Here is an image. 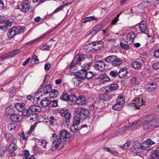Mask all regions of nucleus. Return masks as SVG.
Instances as JSON below:
<instances>
[{"instance_id":"nucleus-1","label":"nucleus","mask_w":159,"mask_h":159,"mask_svg":"<svg viewBox=\"0 0 159 159\" xmlns=\"http://www.w3.org/2000/svg\"><path fill=\"white\" fill-rule=\"evenodd\" d=\"M89 112L88 110L85 108L79 107L75 109V112L74 114V116L73 119L77 120L78 122L79 123L80 119H86L89 116Z\"/></svg>"},{"instance_id":"nucleus-2","label":"nucleus","mask_w":159,"mask_h":159,"mask_svg":"<svg viewBox=\"0 0 159 159\" xmlns=\"http://www.w3.org/2000/svg\"><path fill=\"white\" fill-rule=\"evenodd\" d=\"M143 14L141 16L142 19L141 21L139 24L136 25L135 26V31L137 33L146 34L147 31V25L146 24V16Z\"/></svg>"},{"instance_id":"nucleus-3","label":"nucleus","mask_w":159,"mask_h":159,"mask_svg":"<svg viewBox=\"0 0 159 159\" xmlns=\"http://www.w3.org/2000/svg\"><path fill=\"white\" fill-rule=\"evenodd\" d=\"M88 58L91 59L92 58L91 55L89 54L87 55V56H85L83 54L77 55L71 63L70 67H75L76 65L80 66L81 62L86 59H88Z\"/></svg>"},{"instance_id":"nucleus-4","label":"nucleus","mask_w":159,"mask_h":159,"mask_svg":"<svg viewBox=\"0 0 159 159\" xmlns=\"http://www.w3.org/2000/svg\"><path fill=\"white\" fill-rule=\"evenodd\" d=\"M25 29L24 27L19 26H13L9 30L7 35L9 38L12 39L16 35L23 33Z\"/></svg>"},{"instance_id":"nucleus-5","label":"nucleus","mask_w":159,"mask_h":159,"mask_svg":"<svg viewBox=\"0 0 159 159\" xmlns=\"http://www.w3.org/2000/svg\"><path fill=\"white\" fill-rule=\"evenodd\" d=\"M125 100L123 95H120L117 98L116 103L112 106V109L115 111L120 110L125 105Z\"/></svg>"},{"instance_id":"nucleus-6","label":"nucleus","mask_w":159,"mask_h":159,"mask_svg":"<svg viewBox=\"0 0 159 159\" xmlns=\"http://www.w3.org/2000/svg\"><path fill=\"white\" fill-rule=\"evenodd\" d=\"M59 138L57 140L60 142H65L67 139L69 140L70 137V135L69 133L66 130H61L59 132Z\"/></svg>"},{"instance_id":"nucleus-7","label":"nucleus","mask_w":159,"mask_h":159,"mask_svg":"<svg viewBox=\"0 0 159 159\" xmlns=\"http://www.w3.org/2000/svg\"><path fill=\"white\" fill-rule=\"evenodd\" d=\"M157 126L156 121L153 120L150 121H145L143 122V127L144 130H148L153 129Z\"/></svg>"},{"instance_id":"nucleus-8","label":"nucleus","mask_w":159,"mask_h":159,"mask_svg":"<svg viewBox=\"0 0 159 159\" xmlns=\"http://www.w3.org/2000/svg\"><path fill=\"white\" fill-rule=\"evenodd\" d=\"M115 94H111L108 95L107 94H102L99 95L98 102L100 103H104L110 101Z\"/></svg>"},{"instance_id":"nucleus-9","label":"nucleus","mask_w":159,"mask_h":159,"mask_svg":"<svg viewBox=\"0 0 159 159\" xmlns=\"http://www.w3.org/2000/svg\"><path fill=\"white\" fill-rule=\"evenodd\" d=\"M30 2L27 0H25L21 3L19 8L22 12L26 13L30 10Z\"/></svg>"},{"instance_id":"nucleus-10","label":"nucleus","mask_w":159,"mask_h":159,"mask_svg":"<svg viewBox=\"0 0 159 159\" xmlns=\"http://www.w3.org/2000/svg\"><path fill=\"white\" fill-rule=\"evenodd\" d=\"M142 102V99H141L138 98L134 100L132 103L129 104L128 106L129 107H134V109H139L140 107L144 105Z\"/></svg>"},{"instance_id":"nucleus-11","label":"nucleus","mask_w":159,"mask_h":159,"mask_svg":"<svg viewBox=\"0 0 159 159\" xmlns=\"http://www.w3.org/2000/svg\"><path fill=\"white\" fill-rule=\"evenodd\" d=\"M16 143V139H13L12 141L9 144L8 148V152L9 154H12L17 149L18 147Z\"/></svg>"},{"instance_id":"nucleus-12","label":"nucleus","mask_w":159,"mask_h":159,"mask_svg":"<svg viewBox=\"0 0 159 159\" xmlns=\"http://www.w3.org/2000/svg\"><path fill=\"white\" fill-rule=\"evenodd\" d=\"M20 50L19 49H16L7 52L0 57L2 60H4L7 58L11 57L20 53Z\"/></svg>"},{"instance_id":"nucleus-13","label":"nucleus","mask_w":159,"mask_h":159,"mask_svg":"<svg viewBox=\"0 0 159 159\" xmlns=\"http://www.w3.org/2000/svg\"><path fill=\"white\" fill-rule=\"evenodd\" d=\"M106 64L102 60L96 61L94 65V68L101 71H102L105 69Z\"/></svg>"},{"instance_id":"nucleus-14","label":"nucleus","mask_w":159,"mask_h":159,"mask_svg":"<svg viewBox=\"0 0 159 159\" xmlns=\"http://www.w3.org/2000/svg\"><path fill=\"white\" fill-rule=\"evenodd\" d=\"M103 44V41L101 40L92 42V46L93 47L92 48L93 49L96 51L101 49L104 47Z\"/></svg>"},{"instance_id":"nucleus-15","label":"nucleus","mask_w":159,"mask_h":159,"mask_svg":"<svg viewBox=\"0 0 159 159\" xmlns=\"http://www.w3.org/2000/svg\"><path fill=\"white\" fill-rule=\"evenodd\" d=\"M104 26L102 24H99L94 27L93 30H90L88 35L91 34L93 35L95 34L101 30L104 27Z\"/></svg>"},{"instance_id":"nucleus-16","label":"nucleus","mask_w":159,"mask_h":159,"mask_svg":"<svg viewBox=\"0 0 159 159\" xmlns=\"http://www.w3.org/2000/svg\"><path fill=\"white\" fill-rule=\"evenodd\" d=\"M155 144V142L152 140L150 139H147L144 141L142 144V149L146 150L147 148H148L152 145Z\"/></svg>"},{"instance_id":"nucleus-17","label":"nucleus","mask_w":159,"mask_h":159,"mask_svg":"<svg viewBox=\"0 0 159 159\" xmlns=\"http://www.w3.org/2000/svg\"><path fill=\"white\" fill-rule=\"evenodd\" d=\"M80 123V121H79V123L77 120H76L75 119L73 118V124L70 127L71 131L73 133L76 132L79 129L78 125H79Z\"/></svg>"},{"instance_id":"nucleus-18","label":"nucleus","mask_w":159,"mask_h":159,"mask_svg":"<svg viewBox=\"0 0 159 159\" xmlns=\"http://www.w3.org/2000/svg\"><path fill=\"white\" fill-rule=\"evenodd\" d=\"M65 119L63 120V123H65V125H68L70 122V120L71 118V113L69 111L66 112L65 114L63 116Z\"/></svg>"},{"instance_id":"nucleus-19","label":"nucleus","mask_w":159,"mask_h":159,"mask_svg":"<svg viewBox=\"0 0 159 159\" xmlns=\"http://www.w3.org/2000/svg\"><path fill=\"white\" fill-rule=\"evenodd\" d=\"M149 157V159H159V149L152 150Z\"/></svg>"},{"instance_id":"nucleus-20","label":"nucleus","mask_w":159,"mask_h":159,"mask_svg":"<svg viewBox=\"0 0 159 159\" xmlns=\"http://www.w3.org/2000/svg\"><path fill=\"white\" fill-rule=\"evenodd\" d=\"M22 117V116L18 114L14 113L12 115L10 116V119L12 121L14 122H17L21 120Z\"/></svg>"},{"instance_id":"nucleus-21","label":"nucleus","mask_w":159,"mask_h":159,"mask_svg":"<svg viewBox=\"0 0 159 159\" xmlns=\"http://www.w3.org/2000/svg\"><path fill=\"white\" fill-rule=\"evenodd\" d=\"M14 108L11 106L7 107L5 109V113L6 114L7 116V115H10V116L14 114L15 112V110Z\"/></svg>"},{"instance_id":"nucleus-22","label":"nucleus","mask_w":159,"mask_h":159,"mask_svg":"<svg viewBox=\"0 0 159 159\" xmlns=\"http://www.w3.org/2000/svg\"><path fill=\"white\" fill-rule=\"evenodd\" d=\"M29 107L30 111L32 113L39 112L42 110L40 106L36 105H31Z\"/></svg>"},{"instance_id":"nucleus-23","label":"nucleus","mask_w":159,"mask_h":159,"mask_svg":"<svg viewBox=\"0 0 159 159\" xmlns=\"http://www.w3.org/2000/svg\"><path fill=\"white\" fill-rule=\"evenodd\" d=\"M86 98L84 96H80L77 98L76 103L78 105H84L86 103Z\"/></svg>"},{"instance_id":"nucleus-24","label":"nucleus","mask_w":159,"mask_h":159,"mask_svg":"<svg viewBox=\"0 0 159 159\" xmlns=\"http://www.w3.org/2000/svg\"><path fill=\"white\" fill-rule=\"evenodd\" d=\"M82 80H83L80 77L78 76L77 75L75 74V77L72 79V81L74 85L77 86L81 83Z\"/></svg>"},{"instance_id":"nucleus-25","label":"nucleus","mask_w":159,"mask_h":159,"mask_svg":"<svg viewBox=\"0 0 159 159\" xmlns=\"http://www.w3.org/2000/svg\"><path fill=\"white\" fill-rule=\"evenodd\" d=\"M118 76L120 79L124 78L127 73V71L124 68L120 69L118 72Z\"/></svg>"},{"instance_id":"nucleus-26","label":"nucleus","mask_w":159,"mask_h":159,"mask_svg":"<svg viewBox=\"0 0 159 159\" xmlns=\"http://www.w3.org/2000/svg\"><path fill=\"white\" fill-rule=\"evenodd\" d=\"M30 111V107L24 109L22 112L24 116H27L28 118H29L30 116H33L34 115H36L35 113H32Z\"/></svg>"},{"instance_id":"nucleus-27","label":"nucleus","mask_w":159,"mask_h":159,"mask_svg":"<svg viewBox=\"0 0 159 159\" xmlns=\"http://www.w3.org/2000/svg\"><path fill=\"white\" fill-rule=\"evenodd\" d=\"M132 66L135 69L139 70L141 69V63L138 61H133L132 63Z\"/></svg>"},{"instance_id":"nucleus-28","label":"nucleus","mask_w":159,"mask_h":159,"mask_svg":"<svg viewBox=\"0 0 159 159\" xmlns=\"http://www.w3.org/2000/svg\"><path fill=\"white\" fill-rule=\"evenodd\" d=\"M25 105L24 103H17L14 106L15 109L19 111H22L24 109Z\"/></svg>"},{"instance_id":"nucleus-29","label":"nucleus","mask_w":159,"mask_h":159,"mask_svg":"<svg viewBox=\"0 0 159 159\" xmlns=\"http://www.w3.org/2000/svg\"><path fill=\"white\" fill-rule=\"evenodd\" d=\"M117 57L116 56L111 55L106 57L104 60L108 63L112 64Z\"/></svg>"},{"instance_id":"nucleus-30","label":"nucleus","mask_w":159,"mask_h":159,"mask_svg":"<svg viewBox=\"0 0 159 159\" xmlns=\"http://www.w3.org/2000/svg\"><path fill=\"white\" fill-rule=\"evenodd\" d=\"M52 88L51 85L49 84L43 88V91L45 94H47L49 93H50L52 90Z\"/></svg>"},{"instance_id":"nucleus-31","label":"nucleus","mask_w":159,"mask_h":159,"mask_svg":"<svg viewBox=\"0 0 159 159\" xmlns=\"http://www.w3.org/2000/svg\"><path fill=\"white\" fill-rule=\"evenodd\" d=\"M49 101L47 98L45 97L40 102V104L42 107H45L49 105Z\"/></svg>"},{"instance_id":"nucleus-32","label":"nucleus","mask_w":159,"mask_h":159,"mask_svg":"<svg viewBox=\"0 0 159 159\" xmlns=\"http://www.w3.org/2000/svg\"><path fill=\"white\" fill-rule=\"evenodd\" d=\"M49 97L50 98H56L58 95V92L57 90L53 89L49 93Z\"/></svg>"},{"instance_id":"nucleus-33","label":"nucleus","mask_w":159,"mask_h":159,"mask_svg":"<svg viewBox=\"0 0 159 159\" xmlns=\"http://www.w3.org/2000/svg\"><path fill=\"white\" fill-rule=\"evenodd\" d=\"M86 72L81 69L78 71L76 75L84 80V79L86 77Z\"/></svg>"},{"instance_id":"nucleus-34","label":"nucleus","mask_w":159,"mask_h":159,"mask_svg":"<svg viewBox=\"0 0 159 159\" xmlns=\"http://www.w3.org/2000/svg\"><path fill=\"white\" fill-rule=\"evenodd\" d=\"M136 35L134 32L133 31L129 33L127 36V39H129L130 41H133L135 38L136 37Z\"/></svg>"},{"instance_id":"nucleus-35","label":"nucleus","mask_w":159,"mask_h":159,"mask_svg":"<svg viewBox=\"0 0 159 159\" xmlns=\"http://www.w3.org/2000/svg\"><path fill=\"white\" fill-rule=\"evenodd\" d=\"M3 23L4 24L3 25L5 26L4 30L6 29L8 27H11L12 25L11 22L8 20H2L1 22V23L0 24Z\"/></svg>"},{"instance_id":"nucleus-36","label":"nucleus","mask_w":159,"mask_h":159,"mask_svg":"<svg viewBox=\"0 0 159 159\" xmlns=\"http://www.w3.org/2000/svg\"><path fill=\"white\" fill-rule=\"evenodd\" d=\"M99 78L104 81H108L110 80V78L106 74H101L99 76Z\"/></svg>"},{"instance_id":"nucleus-37","label":"nucleus","mask_w":159,"mask_h":159,"mask_svg":"<svg viewBox=\"0 0 159 159\" xmlns=\"http://www.w3.org/2000/svg\"><path fill=\"white\" fill-rule=\"evenodd\" d=\"M69 95L66 92L63 93L61 96L60 98L61 100L66 102H68Z\"/></svg>"},{"instance_id":"nucleus-38","label":"nucleus","mask_w":159,"mask_h":159,"mask_svg":"<svg viewBox=\"0 0 159 159\" xmlns=\"http://www.w3.org/2000/svg\"><path fill=\"white\" fill-rule=\"evenodd\" d=\"M117 58V57L113 62L112 63L111 65L113 66H118L122 64V61Z\"/></svg>"},{"instance_id":"nucleus-39","label":"nucleus","mask_w":159,"mask_h":159,"mask_svg":"<svg viewBox=\"0 0 159 159\" xmlns=\"http://www.w3.org/2000/svg\"><path fill=\"white\" fill-rule=\"evenodd\" d=\"M148 57L145 53H143L140 55V60L143 62H146L148 59Z\"/></svg>"},{"instance_id":"nucleus-40","label":"nucleus","mask_w":159,"mask_h":159,"mask_svg":"<svg viewBox=\"0 0 159 159\" xmlns=\"http://www.w3.org/2000/svg\"><path fill=\"white\" fill-rule=\"evenodd\" d=\"M58 106V101L57 100H55L49 102V107H55Z\"/></svg>"},{"instance_id":"nucleus-41","label":"nucleus","mask_w":159,"mask_h":159,"mask_svg":"<svg viewBox=\"0 0 159 159\" xmlns=\"http://www.w3.org/2000/svg\"><path fill=\"white\" fill-rule=\"evenodd\" d=\"M88 129L87 125L86 124L83 125L80 129L79 130L80 133L83 134H85V130Z\"/></svg>"},{"instance_id":"nucleus-42","label":"nucleus","mask_w":159,"mask_h":159,"mask_svg":"<svg viewBox=\"0 0 159 159\" xmlns=\"http://www.w3.org/2000/svg\"><path fill=\"white\" fill-rule=\"evenodd\" d=\"M96 74L95 73H93L91 71H89L88 72H86V77L85 78L88 79H89L93 77Z\"/></svg>"},{"instance_id":"nucleus-43","label":"nucleus","mask_w":159,"mask_h":159,"mask_svg":"<svg viewBox=\"0 0 159 159\" xmlns=\"http://www.w3.org/2000/svg\"><path fill=\"white\" fill-rule=\"evenodd\" d=\"M4 136L7 141H10L13 138L12 135L11 134L5 133L4 134Z\"/></svg>"},{"instance_id":"nucleus-44","label":"nucleus","mask_w":159,"mask_h":159,"mask_svg":"<svg viewBox=\"0 0 159 159\" xmlns=\"http://www.w3.org/2000/svg\"><path fill=\"white\" fill-rule=\"evenodd\" d=\"M119 86L117 84H113L110 86L109 89L111 91H114L117 90Z\"/></svg>"},{"instance_id":"nucleus-45","label":"nucleus","mask_w":159,"mask_h":159,"mask_svg":"<svg viewBox=\"0 0 159 159\" xmlns=\"http://www.w3.org/2000/svg\"><path fill=\"white\" fill-rule=\"evenodd\" d=\"M133 149H142V145L138 142H135L133 145Z\"/></svg>"},{"instance_id":"nucleus-46","label":"nucleus","mask_w":159,"mask_h":159,"mask_svg":"<svg viewBox=\"0 0 159 159\" xmlns=\"http://www.w3.org/2000/svg\"><path fill=\"white\" fill-rule=\"evenodd\" d=\"M77 98L75 95L71 94L69 95L68 101L70 102L75 101L76 102Z\"/></svg>"},{"instance_id":"nucleus-47","label":"nucleus","mask_w":159,"mask_h":159,"mask_svg":"<svg viewBox=\"0 0 159 159\" xmlns=\"http://www.w3.org/2000/svg\"><path fill=\"white\" fill-rule=\"evenodd\" d=\"M109 75L111 77L116 78L117 75L118 76V73L116 70H114L110 72Z\"/></svg>"},{"instance_id":"nucleus-48","label":"nucleus","mask_w":159,"mask_h":159,"mask_svg":"<svg viewBox=\"0 0 159 159\" xmlns=\"http://www.w3.org/2000/svg\"><path fill=\"white\" fill-rule=\"evenodd\" d=\"M61 142L59 140H57L54 146L52 148V151H54L56 149H57L59 147V145L61 144Z\"/></svg>"},{"instance_id":"nucleus-49","label":"nucleus","mask_w":159,"mask_h":159,"mask_svg":"<svg viewBox=\"0 0 159 159\" xmlns=\"http://www.w3.org/2000/svg\"><path fill=\"white\" fill-rule=\"evenodd\" d=\"M131 143V142L129 140H127L125 143L123 145L122 148L124 150H126L130 145Z\"/></svg>"},{"instance_id":"nucleus-50","label":"nucleus","mask_w":159,"mask_h":159,"mask_svg":"<svg viewBox=\"0 0 159 159\" xmlns=\"http://www.w3.org/2000/svg\"><path fill=\"white\" fill-rule=\"evenodd\" d=\"M16 127V125L14 123H9L8 125V128L10 130L15 129Z\"/></svg>"},{"instance_id":"nucleus-51","label":"nucleus","mask_w":159,"mask_h":159,"mask_svg":"<svg viewBox=\"0 0 159 159\" xmlns=\"http://www.w3.org/2000/svg\"><path fill=\"white\" fill-rule=\"evenodd\" d=\"M89 67L90 66L88 64L83 65L81 66L82 68V69L86 72H87V71L89 70Z\"/></svg>"},{"instance_id":"nucleus-52","label":"nucleus","mask_w":159,"mask_h":159,"mask_svg":"<svg viewBox=\"0 0 159 159\" xmlns=\"http://www.w3.org/2000/svg\"><path fill=\"white\" fill-rule=\"evenodd\" d=\"M120 47L122 48L126 49L128 50L129 49V45L125 44L123 43H120Z\"/></svg>"},{"instance_id":"nucleus-53","label":"nucleus","mask_w":159,"mask_h":159,"mask_svg":"<svg viewBox=\"0 0 159 159\" xmlns=\"http://www.w3.org/2000/svg\"><path fill=\"white\" fill-rule=\"evenodd\" d=\"M57 135L56 133H53L51 137V139L52 141V142L53 143L54 142L56 141L57 138Z\"/></svg>"},{"instance_id":"nucleus-54","label":"nucleus","mask_w":159,"mask_h":159,"mask_svg":"<svg viewBox=\"0 0 159 159\" xmlns=\"http://www.w3.org/2000/svg\"><path fill=\"white\" fill-rule=\"evenodd\" d=\"M141 149H138L137 150V149H133L132 150V152L136 154L137 155H139L141 152Z\"/></svg>"},{"instance_id":"nucleus-55","label":"nucleus","mask_w":159,"mask_h":159,"mask_svg":"<svg viewBox=\"0 0 159 159\" xmlns=\"http://www.w3.org/2000/svg\"><path fill=\"white\" fill-rule=\"evenodd\" d=\"M68 111L66 109L64 108L63 109L60 110L59 111V113L61 116H63L65 114L66 112H67Z\"/></svg>"},{"instance_id":"nucleus-56","label":"nucleus","mask_w":159,"mask_h":159,"mask_svg":"<svg viewBox=\"0 0 159 159\" xmlns=\"http://www.w3.org/2000/svg\"><path fill=\"white\" fill-rule=\"evenodd\" d=\"M154 56L157 58H159V49H157L155 50L154 52Z\"/></svg>"},{"instance_id":"nucleus-57","label":"nucleus","mask_w":159,"mask_h":159,"mask_svg":"<svg viewBox=\"0 0 159 159\" xmlns=\"http://www.w3.org/2000/svg\"><path fill=\"white\" fill-rule=\"evenodd\" d=\"M52 31H53L52 30H49L48 31H47V32H45L44 34H43V35H42L41 36V37L39 38H43V37L47 36L48 34H50L52 32Z\"/></svg>"},{"instance_id":"nucleus-58","label":"nucleus","mask_w":159,"mask_h":159,"mask_svg":"<svg viewBox=\"0 0 159 159\" xmlns=\"http://www.w3.org/2000/svg\"><path fill=\"white\" fill-rule=\"evenodd\" d=\"M152 68L155 70H157L159 69V62H156L155 63L152 65Z\"/></svg>"},{"instance_id":"nucleus-59","label":"nucleus","mask_w":159,"mask_h":159,"mask_svg":"<svg viewBox=\"0 0 159 159\" xmlns=\"http://www.w3.org/2000/svg\"><path fill=\"white\" fill-rule=\"evenodd\" d=\"M146 87L147 88L146 89L147 90L150 91H152V90H154L157 88L156 87H152V86H148L147 85H146Z\"/></svg>"},{"instance_id":"nucleus-60","label":"nucleus","mask_w":159,"mask_h":159,"mask_svg":"<svg viewBox=\"0 0 159 159\" xmlns=\"http://www.w3.org/2000/svg\"><path fill=\"white\" fill-rule=\"evenodd\" d=\"M64 7V5H63L61 6H60L59 7L56 9L53 12V13H55L57 12H58L61 10L63 9V7Z\"/></svg>"},{"instance_id":"nucleus-61","label":"nucleus","mask_w":159,"mask_h":159,"mask_svg":"<svg viewBox=\"0 0 159 159\" xmlns=\"http://www.w3.org/2000/svg\"><path fill=\"white\" fill-rule=\"evenodd\" d=\"M51 67V65L50 63L46 64L44 66V69L46 70H48Z\"/></svg>"},{"instance_id":"nucleus-62","label":"nucleus","mask_w":159,"mask_h":159,"mask_svg":"<svg viewBox=\"0 0 159 159\" xmlns=\"http://www.w3.org/2000/svg\"><path fill=\"white\" fill-rule=\"evenodd\" d=\"M104 150L106 151H107V152H109L110 153H111V154H115V153H116V152H115V151H111V149L109 148H104Z\"/></svg>"},{"instance_id":"nucleus-63","label":"nucleus","mask_w":159,"mask_h":159,"mask_svg":"<svg viewBox=\"0 0 159 159\" xmlns=\"http://www.w3.org/2000/svg\"><path fill=\"white\" fill-rule=\"evenodd\" d=\"M32 58L34 60V61H38L37 62H35V63H39V59L36 55H33L32 57Z\"/></svg>"},{"instance_id":"nucleus-64","label":"nucleus","mask_w":159,"mask_h":159,"mask_svg":"<svg viewBox=\"0 0 159 159\" xmlns=\"http://www.w3.org/2000/svg\"><path fill=\"white\" fill-rule=\"evenodd\" d=\"M137 81V78L135 77H133L130 79V82L132 84H134Z\"/></svg>"}]
</instances>
